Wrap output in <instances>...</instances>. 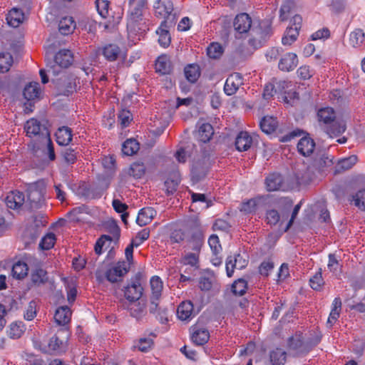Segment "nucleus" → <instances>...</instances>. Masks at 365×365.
Instances as JSON below:
<instances>
[{
  "mask_svg": "<svg viewBox=\"0 0 365 365\" xmlns=\"http://www.w3.org/2000/svg\"><path fill=\"white\" fill-rule=\"evenodd\" d=\"M272 205L278 209H269L265 213V221L270 226H274L279 222L282 224L284 219H287L292 207L293 202L288 197L274 199Z\"/></svg>",
  "mask_w": 365,
  "mask_h": 365,
  "instance_id": "1",
  "label": "nucleus"
},
{
  "mask_svg": "<svg viewBox=\"0 0 365 365\" xmlns=\"http://www.w3.org/2000/svg\"><path fill=\"white\" fill-rule=\"evenodd\" d=\"M73 62V55L70 50H60L54 56L53 61L47 59L46 68L48 73L57 75L60 72L59 68H68Z\"/></svg>",
  "mask_w": 365,
  "mask_h": 365,
  "instance_id": "2",
  "label": "nucleus"
},
{
  "mask_svg": "<svg viewBox=\"0 0 365 365\" xmlns=\"http://www.w3.org/2000/svg\"><path fill=\"white\" fill-rule=\"evenodd\" d=\"M24 130L27 137L36 138L38 142L50 135L48 128L36 118H30L24 124Z\"/></svg>",
  "mask_w": 365,
  "mask_h": 365,
  "instance_id": "3",
  "label": "nucleus"
},
{
  "mask_svg": "<svg viewBox=\"0 0 365 365\" xmlns=\"http://www.w3.org/2000/svg\"><path fill=\"white\" fill-rule=\"evenodd\" d=\"M130 269L129 263L124 260L118 261L106 269L105 277L110 282L115 283L121 280V278L129 272Z\"/></svg>",
  "mask_w": 365,
  "mask_h": 365,
  "instance_id": "4",
  "label": "nucleus"
},
{
  "mask_svg": "<svg viewBox=\"0 0 365 365\" xmlns=\"http://www.w3.org/2000/svg\"><path fill=\"white\" fill-rule=\"evenodd\" d=\"M68 332L66 329H60L52 337L48 344L50 351L57 354L65 352L67 347Z\"/></svg>",
  "mask_w": 365,
  "mask_h": 365,
  "instance_id": "5",
  "label": "nucleus"
},
{
  "mask_svg": "<svg viewBox=\"0 0 365 365\" xmlns=\"http://www.w3.org/2000/svg\"><path fill=\"white\" fill-rule=\"evenodd\" d=\"M110 232L113 234V237L107 235H103L97 240L95 244L94 250L98 255H100L103 252V248L107 250L110 247L113 239L118 240L120 230L115 223H113L110 226Z\"/></svg>",
  "mask_w": 365,
  "mask_h": 365,
  "instance_id": "6",
  "label": "nucleus"
},
{
  "mask_svg": "<svg viewBox=\"0 0 365 365\" xmlns=\"http://www.w3.org/2000/svg\"><path fill=\"white\" fill-rule=\"evenodd\" d=\"M151 288V295L150 297L149 312H154L158 307V302H160L162 291L163 288V283L158 276H153L150 280Z\"/></svg>",
  "mask_w": 365,
  "mask_h": 365,
  "instance_id": "7",
  "label": "nucleus"
},
{
  "mask_svg": "<svg viewBox=\"0 0 365 365\" xmlns=\"http://www.w3.org/2000/svg\"><path fill=\"white\" fill-rule=\"evenodd\" d=\"M288 348L294 356L306 355L311 350L310 346L303 340L302 334H296L288 339Z\"/></svg>",
  "mask_w": 365,
  "mask_h": 365,
  "instance_id": "8",
  "label": "nucleus"
},
{
  "mask_svg": "<svg viewBox=\"0 0 365 365\" xmlns=\"http://www.w3.org/2000/svg\"><path fill=\"white\" fill-rule=\"evenodd\" d=\"M333 165V158L325 153H317L308 167L312 173H323Z\"/></svg>",
  "mask_w": 365,
  "mask_h": 365,
  "instance_id": "9",
  "label": "nucleus"
},
{
  "mask_svg": "<svg viewBox=\"0 0 365 365\" xmlns=\"http://www.w3.org/2000/svg\"><path fill=\"white\" fill-rule=\"evenodd\" d=\"M248 264V260L241 254L237 253L234 256H229L226 260V272L229 277H231L234 273V269H242Z\"/></svg>",
  "mask_w": 365,
  "mask_h": 365,
  "instance_id": "10",
  "label": "nucleus"
},
{
  "mask_svg": "<svg viewBox=\"0 0 365 365\" xmlns=\"http://www.w3.org/2000/svg\"><path fill=\"white\" fill-rule=\"evenodd\" d=\"M45 187L38 183L31 185L28 190V200L30 201L31 206L38 207L44 200Z\"/></svg>",
  "mask_w": 365,
  "mask_h": 365,
  "instance_id": "11",
  "label": "nucleus"
},
{
  "mask_svg": "<svg viewBox=\"0 0 365 365\" xmlns=\"http://www.w3.org/2000/svg\"><path fill=\"white\" fill-rule=\"evenodd\" d=\"M243 84V77L240 73H233L230 75L224 86V91L227 96H232L238 91L239 88Z\"/></svg>",
  "mask_w": 365,
  "mask_h": 365,
  "instance_id": "12",
  "label": "nucleus"
},
{
  "mask_svg": "<svg viewBox=\"0 0 365 365\" xmlns=\"http://www.w3.org/2000/svg\"><path fill=\"white\" fill-rule=\"evenodd\" d=\"M298 64V57L296 53L288 52L284 54L279 59L278 68L280 71L289 72L293 71Z\"/></svg>",
  "mask_w": 365,
  "mask_h": 365,
  "instance_id": "13",
  "label": "nucleus"
},
{
  "mask_svg": "<svg viewBox=\"0 0 365 365\" xmlns=\"http://www.w3.org/2000/svg\"><path fill=\"white\" fill-rule=\"evenodd\" d=\"M252 22V19L247 14L241 13L235 16L233 26L239 34H245L250 31Z\"/></svg>",
  "mask_w": 365,
  "mask_h": 365,
  "instance_id": "14",
  "label": "nucleus"
},
{
  "mask_svg": "<svg viewBox=\"0 0 365 365\" xmlns=\"http://www.w3.org/2000/svg\"><path fill=\"white\" fill-rule=\"evenodd\" d=\"M191 340L198 346L205 344L210 339V333L206 328L194 325L191 327Z\"/></svg>",
  "mask_w": 365,
  "mask_h": 365,
  "instance_id": "15",
  "label": "nucleus"
},
{
  "mask_svg": "<svg viewBox=\"0 0 365 365\" xmlns=\"http://www.w3.org/2000/svg\"><path fill=\"white\" fill-rule=\"evenodd\" d=\"M153 7L155 16L164 19L168 17L173 11V4L170 0H158Z\"/></svg>",
  "mask_w": 365,
  "mask_h": 365,
  "instance_id": "16",
  "label": "nucleus"
},
{
  "mask_svg": "<svg viewBox=\"0 0 365 365\" xmlns=\"http://www.w3.org/2000/svg\"><path fill=\"white\" fill-rule=\"evenodd\" d=\"M24 201V194L19 190L10 192L5 198V203L6 206L13 210H16L21 207Z\"/></svg>",
  "mask_w": 365,
  "mask_h": 365,
  "instance_id": "17",
  "label": "nucleus"
},
{
  "mask_svg": "<svg viewBox=\"0 0 365 365\" xmlns=\"http://www.w3.org/2000/svg\"><path fill=\"white\" fill-rule=\"evenodd\" d=\"M177 315L182 321H189L192 319L195 315L192 303L190 301L181 302L177 309Z\"/></svg>",
  "mask_w": 365,
  "mask_h": 365,
  "instance_id": "18",
  "label": "nucleus"
},
{
  "mask_svg": "<svg viewBox=\"0 0 365 365\" xmlns=\"http://www.w3.org/2000/svg\"><path fill=\"white\" fill-rule=\"evenodd\" d=\"M143 290L140 283L136 281L125 287L124 295L129 302H136L141 297Z\"/></svg>",
  "mask_w": 365,
  "mask_h": 365,
  "instance_id": "19",
  "label": "nucleus"
},
{
  "mask_svg": "<svg viewBox=\"0 0 365 365\" xmlns=\"http://www.w3.org/2000/svg\"><path fill=\"white\" fill-rule=\"evenodd\" d=\"M101 53L106 61L113 62L118 58L121 49L115 43H107L101 48Z\"/></svg>",
  "mask_w": 365,
  "mask_h": 365,
  "instance_id": "20",
  "label": "nucleus"
},
{
  "mask_svg": "<svg viewBox=\"0 0 365 365\" xmlns=\"http://www.w3.org/2000/svg\"><path fill=\"white\" fill-rule=\"evenodd\" d=\"M55 136L56 143L59 145L66 146L72 141L73 131L68 126H61L56 130Z\"/></svg>",
  "mask_w": 365,
  "mask_h": 365,
  "instance_id": "21",
  "label": "nucleus"
},
{
  "mask_svg": "<svg viewBox=\"0 0 365 365\" xmlns=\"http://www.w3.org/2000/svg\"><path fill=\"white\" fill-rule=\"evenodd\" d=\"M315 142L309 136L302 138L297 143V150L303 156H309L315 148Z\"/></svg>",
  "mask_w": 365,
  "mask_h": 365,
  "instance_id": "22",
  "label": "nucleus"
},
{
  "mask_svg": "<svg viewBox=\"0 0 365 365\" xmlns=\"http://www.w3.org/2000/svg\"><path fill=\"white\" fill-rule=\"evenodd\" d=\"M156 210L151 207L140 209L136 217V223L140 227L149 224L156 215Z\"/></svg>",
  "mask_w": 365,
  "mask_h": 365,
  "instance_id": "23",
  "label": "nucleus"
},
{
  "mask_svg": "<svg viewBox=\"0 0 365 365\" xmlns=\"http://www.w3.org/2000/svg\"><path fill=\"white\" fill-rule=\"evenodd\" d=\"M269 195L267 196H257V197L250 199L246 202H243L241 204L240 210L245 214L255 213L257 209L258 205L261 202H265Z\"/></svg>",
  "mask_w": 365,
  "mask_h": 365,
  "instance_id": "24",
  "label": "nucleus"
},
{
  "mask_svg": "<svg viewBox=\"0 0 365 365\" xmlns=\"http://www.w3.org/2000/svg\"><path fill=\"white\" fill-rule=\"evenodd\" d=\"M44 144L46 145L48 159L51 161H53L56 159V154L54 151V146L50 135L38 143L31 142V144L29 145V147H31L32 152L35 153L41 148V145Z\"/></svg>",
  "mask_w": 365,
  "mask_h": 365,
  "instance_id": "25",
  "label": "nucleus"
},
{
  "mask_svg": "<svg viewBox=\"0 0 365 365\" xmlns=\"http://www.w3.org/2000/svg\"><path fill=\"white\" fill-rule=\"evenodd\" d=\"M317 118L321 125L326 128L336 120L335 112L332 108L326 107L321 108L317 112Z\"/></svg>",
  "mask_w": 365,
  "mask_h": 365,
  "instance_id": "26",
  "label": "nucleus"
},
{
  "mask_svg": "<svg viewBox=\"0 0 365 365\" xmlns=\"http://www.w3.org/2000/svg\"><path fill=\"white\" fill-rule=\"evenodd\" d=\"M283 177L279 173H273L265 178V187L269 192L279 190L283 184Z\"/></svg>",
  "mask_w": 365,
  "mask_h": 365,
  "instance_id": "27",
  "label": "nucleus"
},
{
  "mask_svg": "<svg viewBox=\"0 0 365 365\" xmlns=\"http://www.w3.org/2000/svg\"><path fill=\"white\" fill-rule=\"evenodd\" d=\"M235 147L238 151H247L252 144V138L246 131H241L235 139Z\"/></svg>",
  "mask_w": 365,
  "mask_h": 365,
  "instance_id": "28",
  "label": "nucleus"
},
{
  "mask_svg": "<svg viewBox=\"0 0 365 365\" xmlns=\"http://www.w3.org/2000/svg\"><path fill=\"white\" fill-rule=\"evenodd\" d=\"M71 314V311L68 307H60L56 309L54 314L55 322L58 325H65L70 322Z\"/></svg>",
  "mask_w": 365,
  "mask_h": 365,
  "instance_id": "29",
  "label": "nucleus"
},
{
  "mask_svg": "<svg viewBox=\"0 0 365 365\" xmlns=\"http://www.w3.org/2000/svg\"><path fill=\"white\" fill-rule=\"evenodd\" d=\"M324 129L331 138H334L345 132L346 124L344 121L334 120Z\"/></svg>",
  "mask_w": 365,
  "mask_h": 365,
  "instance_id": "30",
  "label": "nucleus"
},
{
  "mask_svg": "<svg viewBox=\"0 0 365 365\" xmlns=\"http://www.w3.org/2000/svg\"><path fill=\"white\" fill-rule=\"evenodd\" d=\"M259 126L262 132L266 134L274 133L278 127L277 118L273 116H264L259 122Z\"/></svg>",
  "mask_w": 365,
  "mask_h": 365,
  "instance_id": "31",
  "label": "nucleus"
},
{
  "mask_svg": "<svg viewBox=\"0 0 365 365\" xmlns=\"http://www.w3.org/2000/svg\"><path fill=\"white\" fill-rule=\"evenodd\" d=\"M41 94L40 85L37 82H31L26 85L24 89V97L28 101H31L39 98Z\"/></svg>",
  "mask_w": 365,
  "mask_h": 365,
  "instance_id": "32",
  "label": "nucleus"
},
{
  "mask_svg": "<svg viewBox=\"0 0 365 365\" xmlns=\"http://www.w3.org/2000/svg\"><path fill=\"white\" fill-rule=\"evenodd\" d=\"M24 14L19 9L14 8L6 15V21L9 26L16 28L24 21Z\"/></svg>",
  "mask_w": 365,
  "mask_h": 365,
  "instance_id": "33",
  "label": "nucleus"
},
{
  "mask_svg": "<svg viewBox=\"0 0 365 365\" xmlns=\"http://www.w3.org/2000/svg\"><path fill=\"white\" fill-rule=\"evenodd\" d=\"M167 28V21L165 20L156 31L159 35L158 43L163 48L168 47L171 42L170 35Z\"/></svg>",
  "mask_w": 365,
  "mask_h": 365,
  "instance_id": "34",
  "label": "nucleus"
},
{
  "mask_svg": "<svg viewBox=\"0 0 365 365\" xmlns=\"http://www.w3.org/2000/svg\"><path fill=\"white\" fill-rule=\"evenodd\" d=\"M76 28V22L71 16L63 17L58 24V30L63 35L72 34Z\"/></svg>",
  "mask_w": 365,
  "mask_h": 365,
  "instance_id": "35",
  "label": "nucleus"
},
{
  "mask_svg": "<svg viewBox=\"0 0 365 365\" xmlns=\"http://www.w3.org/2000/svg\"><path fill=\"white\" fill-rule=\"evenodd\" d=\"M198 139L202 143L210 141L214 134V130L211 124L208 123H202L198 128Z\"/></svg>",
  "mask_w": 365,
  "mask_h": 365,
  "instance_id": "36",
  "label": "nucleus"
},
{
  "mask_svg": "<svg viewBox=\"0 0 365 365\" xmlns=\"http://www.w3.org/2000/svg\"><path fill=\"white\" fill-rule=\"evenodd\" d=\"M184 73L186 79L192 83H195L200 76V69L197 64H189L184 68Z\"/></svg>",
  "mask_w": 365,
  "mask_h": 365,
  "instance_id": "37",
  "label": "nucleus"
},
{
  "mask_svg": "<svg viewBox=\"0 0 365 365\" xmlns=\"http://www.w3.org/2000/svg\"><path fill=\"white\" fill-rule=\"evenodd\" d=\"M296 4L294 0H285L279 9V19L282 21H287L289 15L294 11Z\"/></svg>",
  "mask_w": 365,
  "mask_h": 365,
  "instance_id": "38",
  "label": "nucleus"
},
{
  "mask_svg": "<svg viewBox=\"0 0 365 365\" xmlns=\"http://www.w3.org/2000/svg\"><path fill=\"white\" fill-rule=\"evenodd\" d=\"M147 4V0H140L131 9L128 20L132 23L138 22L143 16V9Z\"/></svg>",
  "mask_w": 365,
  "mask_h": 365,
  "instance_id": "39",
  "label": "nucleus"
},
{
  "mask_svg": "<svg viewBox=\"0 0 365 365\" xmlns=\"http://www.w3.org/2000/svg\"><path fill=\"white\" fill-rule=\"evenodd\" d=\"M272 365H284L287 360V353L281 348H276L269 354Z\"/></svg>",
  "mask_w": 365,
  "mask_h": 365,
  "instance_id": "40",
  "label": "nucleus"
},
{
  "mask_svg": "<svg viewBox=\"0 0 365 365\" xmlns=\"http://www.w3.org/2000/svg\"><path fill=\"white\" fill-rule=\"evenodd\" d=\"M357 162L356 155H351L338 161L336 165L335 173H341L353 167Z\"/></svg>",
  "mask_w": 365,
  "mask_h": 365,
  "instance_id": "41",
  "label": "nucleus"
},
{
  "mask_svg": "<svg viewBox=\"0 0 365 365\" xmlns=\"http://www.w3.org/2000/svg\"><path fill=\"white\" fill-rule=\"evenodd\" d=\"M139 143L133 138L127 139L122 145V153L124 155L131 156L139 150Z\"/></svg>",
  "mask_w": 365,
  "mask_h": 365,
  "instance_id": "42",
  "label": "nucleus"
},
{
  "mask_svg": "<svg viewBox=\"0 0 365 365\" xmlns=\"http://www.w3.org/2000/svg\"><path fill=\"white\" fill-rule=\"evenodd\" d=\"M29 267L27 264L21 261H18L14 264L11 273L14 278L20 279L24 278L27 275Z\"/></svg>",
  "mask_w": 365,
  "mask_h": 365,
  "instance_id": "43",
  "label": "nucleus"
},
{
  "mask_svg": "<svg viewBox=\"0 0 365 365\" xmlns=\"http://www.w3.org/2000/svg\"><path fill=\"white\" fill-rule=\"evenodd\" d=\"M173 178H168L164 183L168 195L173 194L177 190L180 182V175L178 171L173 173Z\"/></svg>",
  "mask_w": 365,
  "mask_h": 365,
  "instance_id": "44",
  "label": "nucleus"
},
{
  "mask_svg": "<svg viewBox=\"0 0 365 365\" xmlns=\"http://www.w3.org/2000/svg\"><path fill=\"white\" fill-rule=\"evenodd\" d=\"M299 31L297 29H293L292 26H289L282 38V44L284 46L292 45L297 39Z\"/></svg>",
  "mask_w": 365,
  "mask_h": 365,
  "instance_id": "45",
  "label": "nucleus"
},
{
  "mask_svg": "<svg viewBox=\"0 0 365 365\" xmlns=\"http://www.w3.org/2000/svg\"><path fill=\"white\" fill-rule=\"evenodd\" d=\"M31 279L34 284L39 286L47 282V272L43 269H36L31 275Z\"/></svg>",
  "mask_w": 365,
  "mask_h": 365,
  "instance_id": "46",
  "label": "nucleus"
},
{
  "mask_svg": "<svg viewBox=\"0 0 365 365\" xmlns=\"http://www.w3.org/2000/svg\"><path fill=\"white\" fill-rule=\"evenodd\" d=\"M364 40V33L361 29H356L349 35V43L356 48L361 45Z\"/></svg>",
  "mask_w": 365,
  "mask_h": 365,
  "instance_id": "47",
  "label": "nucleus"
},
{
  "mask_svg": "<svg viewBox=\"0 0 365 365\" xmlns=\"http://www.w3.org/2000/svg\"><path fill=\"white\" fill-rule=\"evenodd\" d=\"M13 63V57L9 52L0 53V73L9 71Z\"/></svg>",
  "mask_w": 365,
  "mask_h": 365,
  "instance_id": "48",
  "label": "nucleus"
},
{
  "mask_svg": "<svg viewBox=\"0 0 365 365\" xmlns=\"http://www.w3.org/2000/svg\"><path fill=\"white\" fill-rule=\"evenodd\" d=\"M155 71L161 74H167L170 71V63L165 56H159L155 61Z\"/></svg>",
  "mask_w": 365,
  "mask_h": 365,
  "instance_id": "49",
  "label": "nucleus"
},
{
  "mask_svg": "<svg viewBox=\"0 0 365 365\" xmlns=\"http://www.w3.org/2000/svg\"><path fill=\"white\" fill-rule=\"evenodd\" d=\"M247 289V282L244 279H238L232 284V292L235 295L242 296Z\"/></svg>",
  "mask_w": 365,
  "mask_h": 365,
  "instance_id": "50",
  "label": "nucleus"
},
{
  "mask_svg": "<svg viewBox=\"0 0 365 365\" xmlns=\"http://www.w3.org/2000/svg\"><path fill=\"white\" fill-rule=\"evenodd\" d=\"M56 241V235L53 232H48L42 237L39 247L43 250H49L53 247Z\"/></svg>",
  "mask_w": 365,
  "mask_h": 365,
  "instance_id": "51",
  "label": "nucleus"
},
{
  "mask_svg": "<svg viewBox=\"0 0 365 365\" xmlns=\"http://www.w3.org/2000/svg\"><path fill=\"white\" fill-rule=\"evenodd\" d=\"M145 173V167L143 163L135 162L131 164L128 173L136 179L141 178Z\"/></svg>",
  "mask_w": 365,
  "mask_h": 365,
  "instance_id": "52",
  "label": "nucleus"
},
{
  "mask_svg": "<svg viewBox=\"0 0 365 365\" xmlns=\"http://www.w3.org/2000/svg\"><path fill=\"white\" fill-rule=\"evenodd\" d=\"M25 329L23 322H13L9 327V335L12 339L21 337Z\"/></svg>",
  "mask_w": 365,
  "mask_h": 365,
  "instance_id": "53",
  "label": "nucleus"
},
{
  "mask_svg": "<svg viewBox=\"0 0 365 365\" xmlns=\"http://www.w3.org/2000/svg\"><path fill=\"white\" fill-rule=\"evenodd\" d=\"M207 53L211 58H218L223 53V48L219 43H211L207 48Z\"/></svg>",
  "mask_w": 365,
  "mask_h": 365,
  "instance_id": "54",
  "label": "nucleus"
},
{
  "mask_svg": "<svg viewBox=\"0 0 365 365\" xmlns=\"http://www.w3.org/2000/svg\"><path fill=\"white\" fill-rule=\"evenodd\" d=\"M110 2L108 0H96V6L98 14L103 19L109 14Z\"/></svg>",
  "mask_w": 365,
  "mask_h": 365,
  "instance_id": "55",
  "label": "nucleus"
},
{
  "mask_svg": "<svg viewBox=\"0 0 365 365\" xmlns=\"http://www.w3.org/2000/svg\"><path fill=\"white\" fill-rule=\"evenodd\" d=\"M161 323L166 324L168 322V311L165 307L158 305L154 312H150Z\"/></svg>",
  "mask_w": 365,
  "mask_h": 365,
  "instance_id": "56",
  "label": "nucleus"
},
{
  "mask_svg": "<svg viewBox=\"0 0 365 365\" xmlns=\"http://www.w3.org/2000/svg\"><path fill=\"white\" fill-rule=\"evenodd\" d=\"M309 284L313 289L317 291H319L322 288L323 285L324 284V282L322 277V272L320 270L310 278Z\"/></svg>",
  "mask_w": 365,
  "mask_h": 365,
  "instance_id": "57",
  "label": "nucleus"
},
{
  "mask_svg": "<svg viewBox=\"0 0 365 365\" xmlns=\"http://www.w3.org/2000/svg\"><path fill=\"white\" fill-rule=\"evenodd\" d=\"M351 197V201L354 202V205L356 207L362 210H365V189L359 190Z\"/></svg>",
  "mask_w": 365,
  "mask_h": 365,
  "instance_id": "58",
  "label": "nucleus"
},
{
  "mask_svg": "<svg viewBox=\"0 0 365 365\" xmlns=\"http://www.w3.org/2000/svg\"><path fill=\"white\" fill-rule=\"evenodd\" d=\"M208 244L213 254H220L222 247L220 243L219 237L216 235H212L208 239Z\"/></svg>",
  "mask_w": 365,
  "mask_h": 365,
  "instance_id": "59",
  "label": "nucleus"
},
{
  "mask_svg": "<svg viewBox=\"0 0 365 365\" xmlns=\"http://www.w3.org/2000/svg\"><path fill=\"white\" fill-rule=\"evenodd\" d=\"M230 227V223L227 220L219 218L215 221L212 229L215 231L228 232Z\"/></svg>",
  "mask_w": 365,
  "mask_h": 365,
  "instance_id": "60",
  "label": "nucleus"
},
{
  "mask_svg": "<svg viewBox=\"0 0 365 365\" xmlns=\"http://www.w3.org/2000/svg\"><path fill=\"white\" fill-rule=\"evenodd\" d=\"M297 74L301 79L307 80L313 76V71L310 66L302 65L297 69Z\"/></svg>",
  "mask_w": 365,
  "mask_h": 365,
  "instance_id": "61",
  "label": "nucleus"
},
{
  "mask_svg": "<svg viewBox=\"0 0 365 365\" xmlns=\"http://www.w3.org/2000/svg\"><path fill=\"white\" fill-rule=\"evenodd\" d=\"M170 238L173 243H180L185 239V232L181 229H175L172 231Z\"/></svg>",
  "mask_w": 365,
  "mask_h": 365,
  "instance_id": "62",
  "label": "nucleus"
},
{
  "mask_svg": "<svg viewBox=\"0 0 365 365\" xmlns=\"http://www.w3.org/2000/svg\"><path fill=\"white\" fill-rule=\"evenodd\" d=\"M118 118L122 127L125 128L132 120V114L128 110H122L118 114Z\"/></svg>",
  "mask_w": 365,
  "mask_h": 365,
  "instance_id": "63",
  "label": "nucleus"
},
{
  "mask_svg": "<svg viewBox=\"0 0 365 365\" xmlns=\"http://www.w3.org/2000/svg\"><path fill=\"white\" fill-rule=\"evenodd\" d=\"M64 160L68 164H73L77 159L75 150L71 148H66L62 152Z\"/></svg>",
  "mask_w": 365,
  "mask_h": 365,
  "instance_id": "64",
  "label": "nucleus"
}]
</instances>
